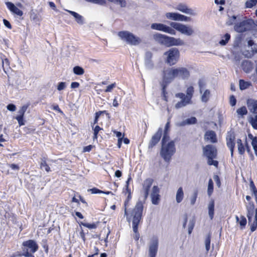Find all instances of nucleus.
<instances>
[{
	"label": "nucleus",
	"instance_id": "9d476101",
	"mask_svg": "<svg viewBox=\"0 0 257 257\" xmlns=\"http://www.w3.org/2000/svg\"><path fill=\"white\" fill-rule=\"evenodd\" d=\"M159 247V239L157 237H153L149 243V257H156Z\"/></svg>",
	"mask_w": 257,
	"mask_h": 257
},
{
	"label": "nucleus",
	"instance_id": "bf43d9fd",
	"mask_svg": "<svg viewBox=\"0 0 257 257\" xmlns=\"http://www.w3.org/2000/svg\"><path fill=\"white\" fill-rule=\"evenodd\" d=\"M66 87V83L64 82H60L57 86V89L59 91L64 89Z\"/></svg>",
	"mask_w": 257,
	"mask_h": 257
},
{
	"label": "nucleus",
	"instance_id": "aec40b11",
	"mask_svg": "<svg viewBox=\"0 0 257 257\" xmlns=\"http://www.w3.org/2000/svg\"><path fill=\"white\" fill-rule=\"evenodd\" d=\"M247 108L252 113L257 114V100L248 99L246 101Z\"/></svg>",
	"mask_w": 257,
	"mask_h": 257
},
{
	"label": "nucleus",
	"instance_id": "5701e85b",
	"mask_svg": "<svg viewBox=\"0 0 257 257\" xmlns=\"http://www.w3.org/2000/svg\"><path fill=\"white\" fill-rule=\"evenodd\" d=\"M204 139L207 141L214 143L217 142L216 136L213 131H208L204 135Z\"/></svg>",
	"mask_w": 257,
	"mask_h": 257
},
{
	"label": "nucleus",
	"instance_id": "69168bd1",
	"mask_svg": "<svg viewBox=\"0 0 257 257\" xmlns=\"http://www.w3.org/2000/svg\"><path fill=\"white\" fill-rule=\"evenodd\" d=\"M197 197V192H195L194 193L193 196L191 198L190 202L192 205H194L196 202V198Z\"/></svg>",
	"mask_w": 257,
	"mask_h": 257
},
{
	"label": "nucleus",
	"instance_id": "b1692460",
	"mask_svg": "<svg viewBox=\"0 0 257 257\" xmlns=\"http://www.w3.org/2000/svg\"><path fill=\"white\" fill-rule=\"evenodd\" d=\"M197 122V119L195 117H191L187 118L180 123H178L177 125L180 126H185L186 125H190L195 124Z\"/></svg>",
	"mask_w": 257,
	"mask_h": 257
},
{
	"label": "nucleus",
	"instance_id": "a878e982",
	"mask_svg": "<svg viewBox=\"0 0 257 257\" xmlns=\"http://www.w3.org/2000/svg\"><path fill=\"white\" fill-rule=\"evenodd\" d=\"M67 11L75 18L77 23L80 25H82L84 23V19L82 16L73 11L69 10H67Z\"/></svg>",
	"mask_w": 257,
	"mask_h": 257
},
{
	"label": "nucleus",
	"instance_id": "393cba45",
	"mask_svg": "<svg viewBox=\"0 0 257 257\" xmlns=\"http://www.w3.org/2000/svg\"><path fill=\"white\" fill-rule=\"evenodd\" d=\"M241 67L245 72L249 73L252 69V65L250 61L244 60L241 63Z\"/></svg>",
	"mask_w": 257,
	"mask_h": 257
},
{
	"label": "nucleus",
	"instance_id": "0eeeda50",
	"mask_svg": "<svg viewBox=\"0 0 257 257\" xmlns=\"http://www.w3.org/2000/svg\"><path fill=\"white\" fill-rule=\"evenodd\" d=\"M179 51L176 48H172L164 53L165 61L170 66L176 64L179 60Z\"/></svg>",
	"mask_w": 257,
	"mask_h": 257
},
{
	"label": "nucleus",
	"instance_id": "412c9836",
	"mask_svg": "<svg viewBox=\"0 0 257 257\" xmlns=\"http://www.w3.org/2000/svg\"><path fill=\"white\" fill-rule=\"evenodd\" d=\"M153 54L152 52L148 51L145 56V64L148 69H152L154 68V63L152 60Z\"/></svg>",
	"mask_w": 257,
	"mask_h": 257
},
{
	"label": "nucleus",
	"instance_id": "13d9d810",
	"mask_svg": "<svg viewBox=\"0 0 257 257\" xmlns=\"http://www.w3.org/2000/svg\"><path fill=\"white\" fill-rule=\"evenodd\" d=\"M236 19V16H233L232 17L230 18L226 22V24L228 26L232 25L235 23Z\"/></svg>",
	"mask_w": 257,
	"mask_h": 257
},
{
	"label": "nucleus",
	"instance_id": "79ce46f5",
	"mask_svg": "<svg viewBox=\"0 0 257 257\" xmlns=\"http://www.w3.org/2000/svg\"><path fill=\"white\" fill-rule=\"evenodd\" d=\"M109 2L119 5L121 7H125L126 3L125 0H108Z\"/></svg>",
	"mask_w": 257,
	"mask_h": 257
},
{
	"label": "nucleus",
	"instance_id": "de8ad7c7",
	"mask_svg": "<svg viewBox=\"0 0 257 257\" xmlns=\"http://www.w3.org/2000/svg\"><path fill=\"white\" fill-rule=\"evenodd\" d=\"M257 3V0H248L245 3L246 8H251Z\"/></svg>",
	"mask_w": 257,
	"mask_h": 257
},
{
	"label": "nucleus",
	"instance_id": "2f4dec72",
	"mask_svg": "<svg viewBox=\"0 0 257 257\" xmlns=\"http://www.w3.org/2000/svg\"><path fill=\"white\" fill-rule=\"evenodd\" d=\"M73 72L77 75H82L84 73V69L79 66H75L73 69Z\"/></svg>",
	"mask_w": 257,
	"mask_h": 257
},
{
	"label": "nucleus",
	"instance_id": "052dcab7",
	"mask_svg": "<svg viewBox=\"0 0 257 257\" xmlns=\"http://www.w3.org/2000/svg\"><path fill=\"white\" fill-rule=\"evenodd\" d=\"M101 130V128H100L98 125L95 126V127L94 128V139H97V134L100 130Z\"/></svg>",
	"mask_w": 257,
	"mask_h": 257
},
{
	"label": "nucleus",
	"instance_id": "f3484780",
	"mask_svg": "<svg viewBox=\"0 0 257 257\" xmlns=\"http://www.w3.org/2000/svg\"><path fill=\"white\" fill-rule=\"evenodd\" d=\"M235 135L233 133H229L226 137V145L229 148L231 156L232 157L233 155V150L235 146Z\"/></svg>",
	"mask_w": 257,
	"mask_h": 257
},
{
	"label": "nucleus",
	"instance_id": "774afa93",
	"mask_svg": "<svg viewBox=\"0 0 257 257\" xmlns=\"http://www.w3.org/2000/svg\"><path fill=\"white\" fill-rule=\"evenodd\" d=\"M7 109L11 111H14L16 109V106L14 104H9L7 106Z\"/></svg>",
	"mask_w": 257,
	"mask_h": 257
},
{
	"label": "nucleus",
	"instance_id": "72a5a7b5",
	"mask_svg": "<svg viewBox=\"0 0 257 257\" xmlns=\"http://www.w3.org/2000/svg\"><path fill=\"white\" fill-rule=\"evenodd\" d=\"M230 38V35L229 34L226 33L222 37V39L219 41V43L221 46H224L227 43V42L229 40Z\"/></svg>",
	"mask_w": 257,
	"mask_h": 257
},
{
	"label": "nucleus",
	"instance_id": "338daca9",
	"mask_svg": "<svg viewBox=\"0 0 257 257\" xmlns=\"http://www.w3.org/2000/svg\"><path fill=\"white\" fill-rule=\"evenodd\" d=\"M239 224L241 226L244 227L246 223V219L244 216H241V219L239 222Z\"/></svg>",
	"mask_w": 257,
	"mask_h": 257
},
{
	"label": "nucleus",
	"instance_id": "49530a36",
	"mask_svg": "<svg viewBox=\"0 0 257 257\" xmlns=\"http://www.w3.org/2000/svg\"><path fill=\"white\" fill-rule=\"evenodd\" d=\"M205 248L208 252L210 249V235H208L205 240Z\"/></svg>",
	"mask_w": 257,
	"mask_h": 257
},
{
	"label": "nucleus",
	"instance_id": "3c124183",
	"mask_svg": "<svg viewBox=\"0 0 257 257\" xmlns=\"http://www.w3.org/2000/svg\"><path fill=\"white\" fill-rule=\"evenodd\" d=\"M251 145L255 154H257V138L254 137L252 140Z\"/></svg>",
	"mask_w": 257,
	"mask_h": 257
},
{
	"label": "nucleus",
	"instance_id": "8fccbe9b",
	"mask_svg": "<svg viewBox=\"0 0 257 257\" xmlns=\"http://www.w3.org/2000/svg\"><path fill=\"white\" fill-rule=\"evenodd\" d=\"M82 225L89 229H94L97 227V225L95 223H81Z\"/></svg>",
	"mask_w": 257,
	"mask_h": 257
},
{
	"label": "nucleus",
	"instance_id": "a211bd4d",
	"mask_svg": "<svg viewBox=\"0 0 257 257\" xmlns=\"http://www.w3.org/2000/svg\"><path fill=\"white\" fill-rule=\"evenodd\" d=\"M153 182L154 180L153 179L148 178L146 179L143 182L142 191L145 199H146L149 196V190L152 185Z\"/></svg>",
	"mask_w": 257,
	"mask_h": 257
},
{
	"label": "nucleus",
	"instance_id": "9b49d317",
	"mask_svg": "<svg viewBox=\"0 0 257 257\" xmlns=\"http://www.w3.org/2000/svg\"><path fill=\"white\" fill-rule=\"evenodd\" d=\"M176 78L175 68H169L163 72V83L168 84Z\"/></svg>",
	"mask_w": 257,
	"mask_h": 257
},
{
	"label": "nucleus",
	"instance_id": "ea45409f",
	"mask_svg": "<svg viewBox=\"0 0 257 257\" xmlns=\"http://www.w3.org/2000/svg\"><path fill=\"white\" fill-rule=\"evenodd\" d=\"M213 191V182L211 179H210L208 181L207 194L209 196H210Z\"/></svg>",
	"mask_w": 257,
	"mask_h": 257
},
{
	"label": "nucleus",
	"instance_id": "bb28decb",
	"mask_svg": "<svg viewBox=\"0 0 257 257\" xmlns=\"http://www.w3.org/2000/svg\"><path fill=\"white\" fill-rule=\"evenodd\" d=\"M165 16L168 19L175 21H179L180 14L168 12L166 13Z\"/></svg>",
	"mask_w": 257,
	"mask_h": 257
},
{
	"label": "nucleus",
	"instance_id": "58836bf2",
	"mask_svg": "<svg viewBox=\"0 0 257 257\" xmlns=\"http://www.w3.org/2000/svg\"><path fill=\"white\" fill-rule=\"evenodd\" d=\"M102 114H105L107 116L108 118L109 117V114L105 110H104V111H99L98 112H96L95 113V119H94V124L96 123L97 122L98 118L99 117L100 115H101Z\"/></svg>",
	"mask_w": 257,
	"mask_h": 257
},
{
	"label": "nucleus",
	"instance_id": "423d86ee",
	"mask_svg": "<svg viewBox=\"0 0 257 257\" xmlns=\"http://www.w3.org/2000/svg\"><path fill=\"white\" fill-rule=\"evenodd\" d=\"M120 39L131 45L137 46L141 43V39L128 31H120L117 33Z\"/></svg>",
	"mask_w": 257,
	"mask_h": 257
},
{
	"label": "nucleus",
	"instance_id": "4d7b16f0",
	"mask_svg": "<svg viewBox=\"0 0 257 257\" xmlns=\"http://www.w3.org/2000/svg\"><path fill=\"white\" fill-rule=\"evenodd\" d=\"M169 140V136L167 132H164V136L162 140V144L164 143H168Z\"/></svg>",
	"mask_w": 257,
	"mask_h": 257
},
{
	"label": "nucleus",
	"instance_id": "473e14b6",
	"mask_svg": "<svg viewBox=\"0 0 257 257\" xmlns=\"http://www.w3.org/2000/svg\"><path fill=\"white\" fill-rule=\"evenodd\" d=\"M251 85L250 82L245 81L243 80H239V88L241 90H244L247 88Z\"/></svg>",
	"mask_w": 257,
	"mask_h": 257
},
{
	"label": "nucleus",
	"instance_id": "ddd939ff",
	"mask_svg": "<svg viewBox=\"0 0 257 257\" xmlns=\"http://www.w3.org/2000/svg\"><path fill=\"white\" fill-rule=\"evenodd\" d=\"M174 9L183 13L195 16L197 15V13L193 10L189 8L186 4L180 3L175 6Z\"/></svg>",
	"mask_w": 257,
	"mask_h": 257
},
{
	"label": "nucleus",
	"instance_id": "f03ea898",
	"mask_svg": "<svg viewBox=\"0 0 257 257\" xmlns=\"http://www.w3.org/2000/svg\"><path fill=\"white\" fill-rule=\"evenodd\" d=\"M154 40L161 45L167 47L173 46H183L185 43L180 38H175L169 37L160 33H156L153 35Z\"/></svg>",
	"mask_w": 257,
	"mask_h": 257
},
{
	"label": "nucleus",
	"instance_id": "37998d69",
	"mask_svg": "<svg viewBox=\"0 0 257 257\" xmlns=\"http://www.w3.org/2000/svg\"><path fill=\"white\" fill-rule=\"evenodd\" d=\"M236 112L238 115L242 116L247 113V110L245 106H242L238 108L236 110Z\"/></svg>",
	"mask_w": 257,
	"mask_h": 257
},
{
	"label": "nucleus",
	"instance_id": "4c0bfd02",
	"mask_svg": "<svg viewBox=\"0 0 257 257\" xmlns=\"http://www.w3.org/2000/svg\"><path fill=\"white\" fill-rule=\"evenodd\" d=\"M40 167L41 169H45V170L47 172L51 171L50 168L47 164L46 160L44 159H42Z\"/></svg>",
	"mask_w": 257,
	"mask_h": 257
},
{
	"label": "nucleus",
	"instance_id": "6e6d98bb",
	"mask_svg": "<svg viewBox=\"0 0 257 257\" xmlns=\"http://www.w3.org/2000/svg\"><path fill=\"white\" fill-rule=\"evenodd\" d=\"M194 226V221L192 220L189 221V226H188V233L190 234L191 233L192 230Z\"/></svg>",
	"mask_w": 257,
	"mask_h": 257
},
{
	"label": "nucleus",
	"instance_id": "6ab92c4d",
	"mask_svg": "<svg viewBox=\"0 0 257 257\" xmlns=\"http://www.w3.org/2000/svg\"><path fill=\"white\" fill-rule=\"evenodd\" d=\"M162 135V128H159L157 132L152 136L150 141L149 148H153L160 141Z\"/></svg>",
	"mask_w": 257,
	"mask_h": 257
},
{
	"label": "nucleus",
	"instance_id": "5fc2aeb1",
	"mask_svg": "<svg viewBox=\"0 0 257 257\" xmlns=\"http://www.w3.org/2000/svg\"><path fill=\"white\" fill-rule=\"evenodd\" d=\"M246 207L247 211L254 212V206L253 203L249 202Z\"/></svg>",
	"mask_w": 257,
	"mask_h": 257
},
{
	"label": "nucleus",
	"instance_id": "a19ab883",
	"mask_svg": "<svg viewBox=\"0 0 257 257\" xmlns=\"http://www.w3.org/2000/svg\"><path fill=\"white\" fill-rule=\"evenodd\" d=\"M257 227V208L255 210V215L254 216L253 222L251 224L250 230L252 232L254 231Z\"/></svg>",
	"mask_w": 257,
	"mask_h": 257
},
{
	"label": "nucleus",
	"instance_id": "2eb2a0df",
	"mask_svg": "<svg viewBox=\"0 0 257 257\" xmlns=\"http://www.w3.org/2000/svg\"><path fill=\"white\" fill-rule=\"evenodd\" d=\"M176 97H179L181 99L180 101H179L175 104V108L179 109L186 106L187 104L192 103L191 100H189L185 97V94L183 93H178L176 94Z\"/></svg>",
	"mask_w": 257,
	"mask_h": 257
},
{
	"label": "nucleus",
	"instance_id": "6e6552de",
	"mask_svg": "<svg viewBox=\"0 0 257 257\" xmlns=\"http://www.w3.org/2000/svg\"><path fill=\"white\" fill-rule=\"evenodd\" d=\"M169 25L171 27L174 28V30H177L182 34L187 36H191L195 33L193 28L188 25H185L174 22H170Z\"/></svg>",
	"mask_w": 257,
	"mask_h": 257
},
{
	"label": "nucleus",
	"instance_id": "c9c22d12",
	"mask_svg": "<svg viewBox=\"0 0 257 257\" xmlns=\"http://www.w3.org/2000/svg\"><path fill=\"white\" fill-rule=\"evenodd\" d=\"M194 93V88L193 86H190L187 88L186 90V95H185V97L191 100V98L192 97L193 94Z\"/></svg>",
	"mask_w": 257,
	"mask_h": 257
},
{
	"label": "nucleus",
	"instance_id": "e433bc0d",
	"mask_svg": "<svg viewBox=\"0 0 257 257\" xmlns=\"http://www.w3.org/2000/svg\"><path fill=\"white\" fill-rule=\"evenodd\" d=\"M1 59L2 60V66H3V69H4V71L6 72V69H8V68H10L9 60L7 58H5V57H2Z\"/></svg>",
	"mask_w": 257,
	"mask_h": 257
},
{
	"label": "nucleus",
	"instance_id": "cd10ccee",
	"mask_svg": "<svg viewBox=\"0 0 257 257\" xmlns=\"http://www.w3.org/2000/svg\"><path fill=\"white\" fill-rule=\"evenodd\" d=\"M184 197V192L183 190L182 187H180L177 190L176 195V200L178 203H180Z\"/></svg>",
	"mask_w": 257,
	"mask_h": 257
},
{
	"label": "nucleus",
	"instance_id": "f704fd0d",
	"mask_svg": "<svg viewBox=\"0 0 257 257\" xmlns=\"http://www.w3.org/2000/svg\"><path fill=\"white\" fill-rule=\"evenodd\" d=\"M210 92L208 89L205 90L201 96V100L203 102H206L210 97Z\"/></svg>",
	"mask_w": 257,
	"mask_h": 257
},
{
	"label": "nucleus",
	"instance_id": "e2e57ef3",
	"mask_svg": "<svg viewBox=\"0 0 257 257\" xmlns=\"http://www.w3.org/2000/svg\"><path fill=\"white\" fill-rule=\"evenodd\" d=\"M229 103L232 106H234L236 104V100L233 95L230 96Z\"/></svg>",
	"mask_w": 257,
	"mask_h": 257
},
{
	"label": "nucleus",
	"instance_id": "c85d7f7f",
	"mask_svg": "<svg viewBox=\"0 0 257 257\" xmlns=\"http://www.w3.org/2000/svg\"><path fill=\"white\" fill-rule=\"evenodd\" d=\"M208 214L211 219H212L214 216V202L213 200H211L208 205Z\"/></svg>",
	"mask_w": 257,
	"mask_h": 257
},
{
	"label": "nucleus",
	"instance_id": "c756f323",
	"mask_svg": "<svg viewBox=\"0 0 257 257\" xmlns=\"http://www.w3.org/2000/svg\"><path fill=\"white\" fill-rule=\"evenodd\" d=\"M29 106V104H24L19 109L18 113V115L17 116V117H24L25 113L27 110L28 107Z\"/></svg>",
	"mask_w": 257,
	"mask_h": 257
},
{
	"label": "nucleus",
	"instance_id": "f8f14e48",
	"mask_svg": "<svg viewBox=\"0 0 257 257\" xmlns=\"http://www.w3.org/2000/svg\"><path fill=\"white\" fill-rule=\"evenodd\" d=\"M252 22L251 20H244L237 23L234 26V30L238 32L242 33L249 30Z\"/></svg>",
	"mask_w": 257,
	"mask_h": 257
},
{
	"label": "nucleus",
	"instance_id": "4468645a",
	"mask_svg": "<svg viewBox=\"0 0 257 257\" xmlns=\"http://www.w3.org/2000/svg\"><path fill=\"white\" fill-rule=\"evenodd\" d=\"M175 72L176 78L183 80L188 79L190 75L189 70L183 67L175 68Z\"/></svg>",
	"mask_w": 257,
	"mask_h": 257
},
{
	"label": "nucleus",
	"instance_id": "4be33fe9",
	"mask_svg": "<svg viewBox=\"0 0 257 257\" xmlns=\"http://www.w3.org/2000/svg\"><path fill=\"white\" fill-rule=\"evenodd\" d=\"M6 5L8 8L14 14H16L19 16H22L23 14V12L18 9L14 4L11 2H6Z\"/></svg>",
	"mask_w": 257,
	"mask_h": 257
},
{
	"label": "nucleus",
	"instance_id": "09e8293b",
	"mask_svg": "<svg viewBox=\"0 0 257 257\" xmlns=\"http://www.w3.org/2000/svg\"><path fill=\"white\" fill-rule=\"evenodd\" d=\"M88 191L91 192V193H92V194H97V193H105V194H108L111 193L110 192H105L101 191V190H100L97 188H95L90 189L88 190Z\"/></svg>",
	"mask_w": 257,
	"mask_h": 257
},
{
	"label": "nucleus",
	"instance_id": "0e129e2a",
	"mask_svg": "<svg viewBox=\"0 0 257 257\" xmlns=\"http://www.w3.org/2000/svg\"><path fill=\"white\" fill-rule=\"evenodd\" d=\"M116 84L115 83H113L109 85H108L106 89L105 90V92H111L112 90L115 87Z\"/></svg>",
	"mask_w": 257,
	"mask_h": 257
},
{
	"label": "nucleus",
	"instance_id": "1a4fd4ad",
	"mask_svg": "<svg viewBox=\"0 0 257 257\" xmlns=\"http://www.w3.org/2000/svg\"><path fill=\"white\" fill-rule=\"evenodd\" d=\"M151 28L153 30L162 31L163 32L174 35L176 31L174 28L162 23H153L151 25Z\"/></svg>",
	"mask_w": 257,
	"mask_h": 257
},
{
	"label": "nucleus",
	"instance_id": "dca6fc26",
	"mask_svg": "<svg viewBox=\"0 0 257 257\" xmlns=\"http://www.w3.org/2000/svg\"><path fill=\"white\" fill-rule=\"evenodd\" d=\"M159 192V188L157 186H154L150 194L152 204L154 205H158L159 204L160 200Z\"/></svg>",
	"mask_w": 257,
	"mask_h": 257
},
{
	"label": "nucleus",
	"instance_id": "f257e3e1",
	"mask_svg": "<svg viewBox=\"0 0 257 257\" xmlns=\"http://www.w3.org/2000/svg\"><path fill=\"white\" fill-rule=\"evenodd\" d=\"M143 210V204L140 201L137 203L131 212V216L133 217V229L135 233L134 237L136 240H138L140 237L138 226L142 219Z\"/></svg>",
	"mask_w": 257,
	"mask_h": 257
},
{
	"label": "nucleus",
	"instance_id": "39448f33",
	"mask_svg": "<svg viewBox=\"0 0 257 257\" xmlns=\"http://www.w3.org/2000/svg\"><path fill=\"white\" fill-rule=\"evenodd\" d=\"M203 154L207 158L208 165L217 167L218 164V161L213 160L217 156V150L214 146L212 145H208L203 147Z\"/></svg>",
	"mask_w": 257,
	"mask_h": 257
},
{
	"label": "nucleus",
	"instance_id": "864d4df0",
	"mask_svg": "<svg viewBox=\"0 0 257 257\" xmlns=\"http://www.w3.org/2000/svg\"><path fill=\"white\" fill-rule=\"evenodd\" d=\"M198 85L200 89V92L202 93V89L205 87V82L204 80L203 79H199L198 81Z\"/></svg>",
	"mask_w": 257,
	"mask_h": 257
},
{
	"label": "nucleus",
	"instance_id": "20e7f679",
	"mask_svg": "<svg viewBox=\"0 0 257 257\" xmlns=\"http://www.w3.org/2000/svg\"><path fill=\"white\" fill-rule=\"evenodd\" d=\"M175 151V143L173 141L162 144L160 155L165 162H169L170 161L172 156L174 154Z\"/></svg>",
	"mask_w": 257,
	"mask_h": 257
},
{
	"label": "nucleus",
	"instance_id": "7ed1b4c3",
	"mask_svg": "<svg viewBox=\"0 0 257 257\" xmlns=\"http://www.w3.org/2000/svg\"><path fill=\"white\" fill-rule=\"evenodd\" d=\"M21 248L22 253L18 256L34 257L33 254L38 250L39 246L35 240L29 239L23 242Z\"/></svg>",
	"mask_w": 257,
	"mask_h": 257
},
{
	"label": "nucleus",
	"instance_id": "680f3d73",
	"mask_svg": "<svg viewBox=\"0 0 257 257\" xmlns=\"http://www.w3.org/2000/svg\"><path fill=\"white\" fill-rule=\"evenodd\" d=\"M15 118L18 121V123L20 126L24 125L25 124V121L24 120V117L16 116Z\"/></svg>",
	"mask_w": 257,
	"mask_h": 257
},
{
	"label": "nucleus",
	"instance_id": "a18cd8bd",
	"mask_svg": "<svg viewBox=\"0 0 257 257\" xmlns=\"http://www.w3.org/2000/svg\"><path fill=\"white\" fill-rule=\"evenodd\" d=\"M254 212L247 211V217L248 220V224L251 226V224L253 222L254 219Z\"/></svg>",
	"mask_w": 257,
	"mask_h": 257
},
{
	"label": "nucleus",
	"instance_id": "c03bdc74",
	"mask_svg": "<svg viewBox=\"0 0 257 257\" xmlns=\"http://www.w3.org/2000/svg\"><path fill=\"white\" fill-rule=\"evenodd\" d=\"M249 122L251 123L253 128L257 130V114L254 117L250 118Z\"/></svg>",
	"mask_w": 257,
	"mask_h": 257
},
{
	"label": "nucleus",
	"instance_id": "7c9ffc66",
	"mask_svg": "<svg viewBox=\"0 0 257 257\" xmlns=\"http://www.w3.org/2000/svg\"><path fill=\"white\" fill-rule=\"evenodd\" d=\"M236 143L239 154L240 155H243L245 152V149L242 143L241 140L240 139H237Z\"/></svg>",
	"mask_w": 257,
	"mask_h": 257
},
{
	"label": "nucleus",
	"instance_id": "603ef678",
	"mask_svg": "<svg viewBox=\"0 0 257 257\" xmlns=\"http://www.w3.org/2000/svg\"><path fill=\"white\" fill-rule=\"evenodd\" d=\"M191 19L187 16L180 14L179 21L181 22H190Z\"/></svg>",
	"mask_w": 257,
	"mask_h": 257
}]
</instances>
